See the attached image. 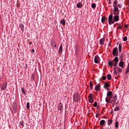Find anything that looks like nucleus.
<instances>
[{
	"label": "nucleus",
	"instance_id": "de8ad7c7",
	"mask_svg": "<svg viewBox=\"0 0 129 129\" xmlns=\"http://www.w3.org/2000/svg\"><path fill=\"white\" fill-rule=\"evenodd\" d=\"M34 52H35V49H32L31 50V53H34Z\"/></svg>",
	"mask_w": 129,
	"mask_h": 129
},
{
	"label": "nucleus",
	"instance_id": "a18cd8bd",
	"mask_svg": "<svg viewBox=\"0 0 129 129\" xmlns=\"http://www.w3.org/2000/svg\"><path fill=\"white\" fill-rule=\"evenodd\" d=\"M124 27H125V28H128V25L125 24Z\"/></svg>",
	"mask_w": 129,
	"mask_h": 129
},
{
	"label": "nucleus",
	"instance_id": "f8f14e48",
	"mask_svg": "<svg viewBox=\"0 0 129 129\" xmlns=\"http://www.w3.org/2000/svg\"><path fill=\"white\" fill-rule=\"evenodd\" d=\"M113 7L114 8V11L113 12H117V13H119V10H118V8H117V7L115 5H113Z\"/></svg>",
	"mask_w": 129,
	"mask_h": 129
},
{
	"label": "nucleus",
	"instance_id": "49530a36",
	"mask_svg": "<svg viewBox=\"0 0 129 129\" xmlns=\"http://www.w3.org/2000/svg\"><path fill=\"white\" fill-rule=\"evenodd\" d=\"M114 21H113H113L112 20V21H111V24H114Z\"/></svg>",
	"mask_w": 129,
	"mask_h": 129
},
{
	"label": "nucleus",
	"instance_id": "aec40b11",
	"mask_svg": "<svg viewBox=\"0 0 129 129\" xmlns=\"http://www.w3.org/2000/svg\"><path fill=\"white\" fill-rule=\"evenodd\" d=\"M105 41V39L104 38H102L100 40V44L101 45H103L104 44V41Z\"/></svg>",
	"mask_w": 129,
	"mask_h": 129
},
{
	"label": "nucleus",
	"instance_id": "1a4fd4ad",
	"mask_svg": "<svg viewBox=\"0 0 129 129\" xmlns=\"http://www.w3.org/2000/svg\"><path fill=\"white\" fill-rule=\"evenodd\" d=\"M95 90H96V91H100V84H99L95 86Z\"/></svg>",
	"mask_w": 129,
	"mask_h": 129
},
{
	"label": "nucleus",
	"instance_id": "dca6fc26",
	"mask_svg": "<svg viewBox=\"0 0 129 129\" xmlns=\"http://www.w3.org/2000/svg\"><path fill=\"white\" fill-rule=\"evenodd\" d=\"M105 123V120H101L100 121V125H101V126H103Z\"/></svg>",
	"mask_w": 129,
	"mask_h": 129
},
{
	"label": "nucleus",
	"instance_id": "ddd939ff",
	"mask_svg": "<svg viewBox=\"0 0 129 129\" xmlns=\"http://www.w3.org/2000/svg\"><path fill=\"white\" fill-rule=\"evenodd\" d=\"M117 53V47H116L113 49V55L115 56V54Z\"/></svg>",
	"mask_w": 129,
	"mask_h": 129
},
{
	"label": "nucleus",
	"instance_id": "2f4dec72",
	"mask_svg": "<svg viewBox=\"0 0 129 129\" xmlns=\"http://www.w3.org/2000/svg\"><path fill=\"white\" fill-rule=\"evenodd\" d=\"M92 82L91 81L90 83V87H91V89H93V86H92Z\"/></svg>",
	"mask_w": 129,
	"mask_h": 129
},
{
	"label": "nucleus",
	"instance_id": "9d476101",
	"mask_svg": "<svg viewBox=\"0 0 129 129\" xmlns=\"http://www.w3.org/2000/svg\"><path fill=\"white\" fill-rule=\"evenodd\" d=\"M113 16L112 15H110L108 17L109 25H111V21H112Z\"/></svg>",
	"mask_w": 129,
	"mask_h": 129
},
{
	"label": "nucleus",
	"instance_id": "a878e982",
	"mask_svg": "<svg viewBox=\"0 0 129 129\" xmlns=\"http://www.w3.org/2000/svg\"><path fill=\"white\" fill-rule=\"evenodd\" d=\"M107 78L108 80H110L111 79V75H107Z\"/></svg>",
	"mask_w": 129,
	"mask_h": 129
},
{
	"label": "nucleus",
	"instance_id": "a211bd4d",
	"mask_svg": "<svg viewBox=\"0 0 129 129\" xmlns=\"http://www.w3.org/2000/svg\"><path fill=\"white\" fill-rule=\"evenodd\" d=\"M112 101H114V103L116 102V100H117V96H116V95L113 96L112 97Z\"/></svg>",
	"mask_w": 129,
	"mask_h": 129
},
{
	"label": "nucleus",
	"instance_id": "f03ea898",
	"mask_svg": "<svg viewBox=\"0 0 129 129\" xmlns=\"http://www.w3.org/2000/svg\"><path fill=\"white\" fill-rule=\"evenodd\" d=\"M74 100L75 101H77V102H78L80 100V96L77 95H74Z\"/></svg>",
	"mask_w": 129,
	"mask_h": 129
},
{
	"label": "nucleus",
	"instance_id": "423d86ee",
	"mask_svg": "<svg viewBox=\"0 0 129 129\" xmlns=\"http://www.w3.org/2000/svg\"><path fill=\"white\" fill-rule=\"evenodd\" d=\"M88 97H89V102H90V103H92L94 102V99H93V98H92V96L91 94L89 95Z\"/></svg>",
	"mask_w": 129,
	"mask_h": 129
},
{
	"label": "nucleus",
	"instance_id": "a19ab883",
	"mask_svg": "<svg viewBox=\"0 0 129 129\" xmlns=\"http://www.w3.org/2000/svg\"><path fill=\"white\" fill-rule=\"evenodd\" d=\"M52 43L53 45L54 44V47L56 48V47H57L56 42L55 41H53L52 42Z\"/></svg>",
	"mask_w": 129,
	"mask_h": 129
},
{
	"label": "nucleus",
	"instance_id": "5fc2aeb1",
	"mask_svg": "<svg viewBox=\"0 0 129 129\" xmlns=\"http://www.w3.org/2000/svg\"><path fill=\"white\" fill-rule=\"evenodd\" d=\"M108 45H109V46H110V47H111V44H110V43H109L108 44Z\"/></svg>",
	"mask_w": 129,
	"mask_h": 129
},
{
	"label": "nucleus",
	"instance_id": "3c124183",
	"mask_svg": "<svg viewBox=\"0 0 129 129\" xmlns=\"http://www.w3.org/2000/svg\"><path fill=\"white\" fill-rule=\"evenodd\" d=\"M115 56H118V52H117V53L115 54Z\"/></svg>",
	"mask_w": 129,
	"mask_h": 129
},
{
	"label": "nucleus",
	"instance_id": "e433bc0d",
	"mask_svg": "<svg viewBox=\"0 0 129 129\" xmlns=\"http://www.w3.org/2000/svg\"><path fill=\"white\" fill-rule=\"evenodd\" d=\"M122 71V69L120 68H118V72H121Z\"/></svg>",
	"mask_w": 129,
	"mask_h": 129
},
{
	"label": "nucleus",
	"instance_id": "2eb2a0df",
	"mask_svg": "<svg viewBox=\"0 0 129 129\" xmlns=\"http://www.w3.org/2000/svg\"><path fill=\"white\" fill-rule=\"evenodd\" d=\"M60 23L62 25V26H65V25H66V21L65 20L62 19L60 21Z\"/></svg>",
	"mask_w": 129,
	"mask_h": 129
},
{
	"label": "nucleus",
	"instance_id": "7ed1b4c3",
	"mask_svg": "<svg viewBox=\"0 0 129 129\" xmlns=\"http://www.w3.org/2000/svg\"><path fill=\"white\" fill-rule=\"evenodd\" d=\"M115 63V60H114V58L113 60H109L108 61V65L109 66H110V67H112L113 66H114V64Z\"/></svg>",
	"mask_w": 129,
	"mask_h": 129
},
{
	"label": "nucleus",
	"instance_id": "72a5a7b5",
	"mask_svg": "<svg viewBox=\"0 0 129 129\" xmlns=\"http://www.w3.org/2000/svg\"><path fill=\"white\" fill-rule=\"evenodd\" d=\"M129 72V69H125V74H127V73H128Z\"/></svg>",
	"mask_w": 129,
	"mask_h": 129
},
{
	"label": "nucleus",
	"instance_id": "4c0bfd02",
	"mask_svg": "<svg viewBox=\"0 0 129 129\" xmlns=\"http://www.w3.org/2000/svg\"><path fill=\"white\" fill-rule=\"evenodd\" d=\"M94 107H97V102H95L94 104Z\"/></svg>",
	"mask_w": 129,
	"mask_h": 129
},
{
	"label": "nucleus",
	"instance_id": "79ce46f5",
	"mask_svg": "<svg viewBox=\"0 0 129 129\" xmlns=\"http://www.w3.org/2000/svg\"><path fill=\"white\" fill-rule=\"evenodd\" d=\"M7 89L6 88H5L4 87H2L1 90H6Z\"/></svg>",
	"mask_w": 129,
	"mask_h": 129
},
{
	"label": "nucleus",
	"instance_id": "bf43d9fd",
	"mask_svg": "<svg viewBox=\"0 0 129 129\" xmlns=\"http://www.w3.org/2000/svg\"><path fill=\"white\" fill-rule=\"evenodd\" d=\"M29 44H30V45H32V42H29Z\"/></svg>",
	"mask_w": 129,
	"mask_h": 129
},
{
	"label": "nucleus",
	"instance_id": "f704fd0d",
	"mask_svg": "<svg viewBox=\"0 0 129 129\" xmlns=\"http://www.w3.org/2000/svg\"><path fill=\"white\" fill-rule=\"evenodd\" d=\"M115 126L116 128L118 127V121H116Z\"/></svg>",
	"mask_w": 129,
	"mask_h": 129
},
{
	"label": "nucleus",
	"instance_id": "20e7f679",
	"mask_svg": "<svg viewBox=\"0 0 129 129\" xmlns=\"http://www.w3.org/2000/svg\"><path fill=\"white\" fill-rule=\"evenodd\" d=\"M109 86H110L109 85L108 83H105L104 85V88H105V89L107 91H109Z\"/></svg>",
	"mask_w": 129,
	"mask_h": 129
},
{
	"label": "nucleus",
	"instance_id": "4be33fe9",
	"mask_svg": "<svg viewBox=\"0 0 129 129\" xmlns=\"http://www.w3.org/2000/svg\"><path fill=\"white\" fill-rule=\"evenodd\" d=\"M77 8H82V7H83V5H82V4L80 3H78L77 4Z\"/></svg>",
	"mask_w": 129,
	"mask_h": 129
},
{
	"label": "nucleus",
	"instance_id": "7c9ffc66",
	"mask_svg": "<svg viewBox=\"0 0 129 129\" xmlns=\"http://www.w3.org/2000/svg\"><path fill=\"white\" fill-rule=\"evenodd\" d=\"M127 40V37L125 36L123 38V41H125Z\"/></svg>",
	"mask_w": 129,
	"mask_h": 129
},
{
	"label": "nucleus",
	"instance_id": "603ef678",
	"mask_svg": "<svg viewBox=\"0 0 129 129\" xmlns=\"http://www.w3.org/2000/svg\"><path fill=\"white\" fill-rule=\"evenodd\" d=\"M127 69H129V63H128V66H127Z\"/></svg>",
	"mask_w": 129,
	"mask_h": 129
},
{
	"label": "nucleus",
	"instance_id": "e2e57ef3",
	"mask_svg": "<svg viewBox=\"0 0 129 129\" xmlns=\"http://www.w3.org/2000/svg\"><path fill=\"white\" fill-rule=\"evenodd\" d=\"M109 1H110V0H109Z\"/></svg>",
	"mask_w": 129,
	"mask_h": 129
},
{
	"label": "nucleus",
	"instance_id": "c03bdc74",
	"mask_svg": "<svg viewBox=\"0 0 129 129\" xmlns=\"http://www.w3.org/2000/svg\"><path fill=\"white\" fill-rule=\"evenodd\" d=\"M114 75H117V72H116V71H114Z\"/></svg>",
	"mask_w": 129,
	"mask_h": 129
},
{
	"label": "nucleus",
	"instance_id": "864d4df0",
	"mask_svg": "<svg viewBox=\"0 0 129 129\" xmlns=\"http://www.w3.org/2000/svg\"><path fill=\"white\" fill-rule=\"evenodd\" d=\"M114 104H115V103H114L112 105L113 107H114Z\"/></svg>",
	"mask_w": 129,
	"mask_h": 129
},
{
	"label": "nucleus",
	"instance_id": "6e6d98bb",
	"mask_svg": "<svg viewBox=\"0 0 129 129\" xmlns=\"http://www.w3.org/2000/svg\"><path fill=\"white\" fill-rule=\"evenodd\" d=\"M119 52L120 53L121 52V49H119Z\"/></svg>",
	"mask_w": 129,
	"mask_h": 129
},
{
	"label": "nucleus",
	"instance_id": "09e8293b",
	"mask_svg": "<svg viewBox=\"0 0 129 129\" xmlns=\"http://www.w3.org/2000/svg\"><path fill=\"white\" fill-rule=\"evenodd\" d=\"M98 116H99V115H98V114H96V117L97 118H98Z\"/></svg>",
	"mask_w": 129,
	"mask_h": 129
},
{
	"label": "nucleus",
	"instance_id": "4468645a",
	"mask_svg": "<svg viewBox=\"0 0 129 129\" xmlns=\"http://www.w3.org/2000/svg\"><path fill=\"white\" fill-rule=\"evenodd\" d=\"M62 52H63V46L61 44L59 47L58 53L59 54H62Z\"/></svg>",
	"mask_w": 129,
	"mask_h": 129
},
{
	"label": "nucleus",
	"instance_id": "bb28decb",
	"mask_svg": "<svg viewBox=\"0 0 129 129\" xmlns=\"http://www.w3.org/2000/svg\"><path fill=\"white\" fill-rule=\"evenodd\" d=\"M92 9H95L96 8V4L93 3L91 5Z\"/></svg>",
	"mask_w": 129,
	"mask_h": 129
},
{
	"label": "nucleus",
	"instance_id": "cd10ccee",
	"mask_svg": "<svg viewBox=\"0 0 129 129\" xmlns=\"http://www.w3.org/2000/svg\"><path fill=\"white\" fill-rule=\"evenodd\" d=\"M26 108L27 109H29L30 108V103L27 102V105H26Z\"/></svg>",
	"mask_w": 129,
	"mask_h": 129
},
{
	"label": "nucleus",
	"instance_id": "37998d69",
	"mask_svg": "<svg viewBox=\"0 0 129 129\" xmlns=\"http://www.w3.org/2000/svg\"><path fill=\"white\" fill-rule=\"evenodd\" d=\"M103 80H105V79H106V76H103L102 77Z\"/></svg>",
	"mask_w": 129,
	"mask_h": 129
},
{
	"label": "nucleus",
	"instance_id": "ea45409f",
	"mask_svg": "<svg viewBox=\"0 0 129 129\" xmlns=\"http://www.w3.org/2000/svg\"><path fill=\"white\" fill-rule=\"evenodd\" d=\"M20 124H21L23 126H25V125H24V121H23L20 122Z\"/></svg>",
	"mask_w": 129,
	"mask_h": 129
},
{
	"label": "nucleus",
	"instance_id": "052dcab7",
	"mask_svg": "<svg viewBox=\"0 0 129 129\" xmlns=\"http://www.w3.org/2000/svg\"><path fill=\"white\" fill-rule=\"evenodd\" d=\"M109 52H110V53H111V50H109Z\"/></svg>",
	"mask_w": 129,
	"mask_h": 129
},
{
	"label": "nucleus",
	"instance_id": "b1692460",
	"mask_svg": "<svg viewBox=\"0 0 129 129\" xmlns=\"http://www.w3.org/2000/svg\"><path fill=\"white\" fill-rule=\"evenodd\" d=\"M107 96H112V92L108 91L107 93Z\"/></svg>",
	"mask_w": 129,
	"mask_h": 129
},
{
	"label": "nucleus",
	"instance_id": "8fccbe9b",
	"mask_svg": "<svg viewBox=\"0 0 129 129\" xmlns=\"http://www.w3.org/2000/svg\"><path fill=\"white\" fill-rule=\"evenodd\" d=\"M118 7H119V8L120 9V8H121V5H120V4L118 5Z\"/></svg>",
	"mask_w": 129,
	"mask_h": 129
},
{
	"label": "nucleus",
	"instance_id": "473e14b6",
	"mask_svg": "<svg viewBox=\"0 0 129 129\" xmlns=\"http://www.w3.org/2000/svg\"><path fill=\"white\" fill-rule=\"evenodd\" d=\"M118 48H119V49H121V48H122V45H121V44L119 43L118 45Z\"/></svg>",
	"mask_w": 129,
	"mask_h": 129
},
{
	"label": "nucleus",
	"instance_id": "c756f323",
	"mask_svg": "<svg viewBox=\"0 0 129 129\" xmlns=\"http://www.w3.org/2000/svg\"><path fill=\"white\" fill-rule=\"evenodd\" d=\"M21 90H22V92L24 93V94H26V91H25V88H22Z\"/></svg>",
	"mask_w": 129,
	"mask_h": 129
},
{
	"label": "nucleus",
	"instance_id": "412c9836",
	"mask_svg": "<svg viewBox=\"0 0 129 129\" xmlns=\"http://www.w3.org/2000/svg\"><path fill=\"white\" fill-rule=\"evenodd\" d=\"M105 20H106V18L105 17V16L102 17L101 18L102 24H104V22L105 21Z\"/></svg>",
	"mask_w": 129,
	"mask_h": 129
},
{
	"label": "nucleus",
	"instance_id": "f257e3e1",
	"mask_svg": "<svg viewBox=\"0 0 129 129\" xmlns=\"http://www.w3.org/2000/svg\"><path fill=\"white\" fill-rule=\"evenodd\" d=\"M114 61L115 63L114 64V71H116V69H117V67H116V65H117V63H118V57H115L114 58Z\"/></svg>",
	"mask_w": 129,
	"mask_h": 129
},
{
	"label": "nucleus",
	"instance_id": "39448f33",
	"mask_svg": "<svg viewBox=\"0 0 129 129\" xmlns=\"http://www.w3.org/2000/svg\"><path fill=\"white\" fill-rule=\"evenodd\" d=\"M112 98V96H107V97L105 98L106 102H109V103H112V102H109V100Z\"/></svg>",
	"mask_w": 129,
	"mask_h": 129
},
{
	"label": "nucleus",
	"instance_id": "680f3d73",
	"mask_svg": "<svg viewBox=\"0 0 129 129\" xmlns=\"http://www.w3.org/2000/svg\"><path fill=\"white\" fill-rule=\"evenodd\" d=\"M116 14H117V12H116Z\"/></svg>",
	"mask_w": 129,
	"mask_h": 129
},
{
	"label": "nucleus",
	"instance_id": "5701e85b",
	"mask_svg": "<svg viewBox=\"0 0 129 129\" xmlns=\"http://www.w3.org/2000/svg\"><path fill=\"white\" fill-rule=\"evenodd\" d=\"M7 86H8V83H7V82H4L2 85V87H4L6 89L7 88Z\"/></svg>",
	"mask_w": 129,
	"mask_h": 129
},
{
	"label": "nucleus",
	"instance_id": "0eeeda50",
	"mask_svg": "<svg viewBox=\"0 0 129 129\" xmlns=\"http://www.w3.org/2000/svg\"><path fill=\"white\" fill-rule=\"evenodd\" d=\"M113 20L114 22H118L119 21V16L118 15L114 16Z\"/></svg>",
	"mask_w": 129,
	"mask_h": 129
},
{
	"label": "nucleus",
	"instance_id": "393cba45",
	"mask_svg": "<svg viewBox=\"0 0 129 129\" xmlns=\"http://www.w3.org/2000/svg\"><path fill=\"white\" fill-rule=\"evenodd\" d=\"M107 124L108 125H110V124H112V119L108 120Z\"/></svg>",
	"mask_w": 129,
	"mask_h": 129
},
{
	"label": "nucleus",
	"instance_id": "4d7b16f0",
	"mask_svg": "<svg viewBox=\"0 0 129 129\" xmlns=\"http://www.w3.org/2000/svg\"><path fill=\"white\" fill-rule=\"evenodd\" d=\"M108 4H109V5H110V4H111V2L110 1H109Z\"/></svg>",
	"mask_w": 129,
	"mask_h": 129
},
{
	"label": "nucleus",
	"instance_id": "13d9d810",
	"mask_svg": "<svg viewBox=\"0 0 129 129\" xmlns=\"http://www.w3.org/2000/svg\"><path fill=\"white\" fill-rule=\"evenodd\" d=\"M119 29H121V27L120 26H118Z\"/></svg>",
	"mask_w": 129,
	"mask_h": 129
},
{
	"label": "nucleus",
	"instance_id": "f3484780",
	"mask_svg": "<svg viewBox=\"0 0 129 129\" xmlns=\"http://www.w3.org/2000/svg\"><path fill=\"white\" fill-rule=\"evenodd\" d=\"M58 110H62L63 109V107L62 106V103H60L58 106Z\"/></svg>",
	"mask_w": 129,
	"mask_h": 129
},
{
	"label": "nucleus",
	"instance_id": "6ab92c4d",
	"mask_svg": "<svg viewBox=\"0 0 129 129\" xmlns=\"http://www.w3.org/2000/svg\"><path fill=\"white\" fill-rule=\"evenodd\" d=\"M21 30L22 31V32H24V28L25 27V26H24V24H21L19 26Z\"/></svg>",
	"mask_w": 129,
	"mask_h": 129
},
{
	"label": "nucleus",
	"instance_id": "9b49d317",
	"mask_svg": "<svg viewBox=\"0 0 129 129\" xmlns=\"http://www.w3.org/2000/svg\"><path fill=\"white\" fill-rule=\"evenodd\" d=\"M123 65H124V63L122 61V59H121L119 63V66L121 67V68H123Z\"/></svg>",
	"mask_w": 129,
	"mask_h": 129
},
{
	"label": "nucleus",
	"instance_id": "c85d7f7f",
	"mask_svg": "<svg viewBox=\"0 0 129 129\" xmlns=\"http://www.w3.org/2000/svg\"><path fill=\"white\" fill-rule=\"evenodd\" d=\"M114 111H118L119 110V107L117 106L114 109Z\"/></svg>",
	"mask_w": 129,
	"mask_h": 129
},
{
	"label": "nucleus",
	"instance_id": "58836bf2",
	"mask_svg": "<svg viewBox=\"0 0 129 129\" xmlns=\"http://www.w3.org/2000/svg\"><path fill=\"white\" fill-rule=\"evenodd\" d=\"M113 4L115 5L114 6H116L117 5V1H116V0H115L114 2H113Z\"/></svg>",
	"mask_w": 129,
	"mask_h": 129
},
{
	"label": "nucleus",
	"instance_id": "c9c22d12",
	"mask_svg": "<svg viewBox=\"0 0 129 129\" xmlns=\"http://www.w3.org/2000/svg\"><path fill=\"white\" fill-rule=\"evenodd\" d=\"M114 16H118L119 15V12H117V13H116V12H114Z\"/></svg>",
	"mask_w": 129,
	"mask_h": 129
},
{
	"label": "nucleus",
	"instance_id": "6e6552de",
	"mask_svg": "<svg viewBox=\"0 0 129 129\" xmlns=\"http://www.w3.org/2000/svg\"><path fill=\"white\" fill-rule=\"evenodd\" d=\"M99 61V56L98 55H96L94 57L95 63H98Z\"/></svg>",
	"mask_w": 129,
	"mask_h": 129
}]
</instances>
